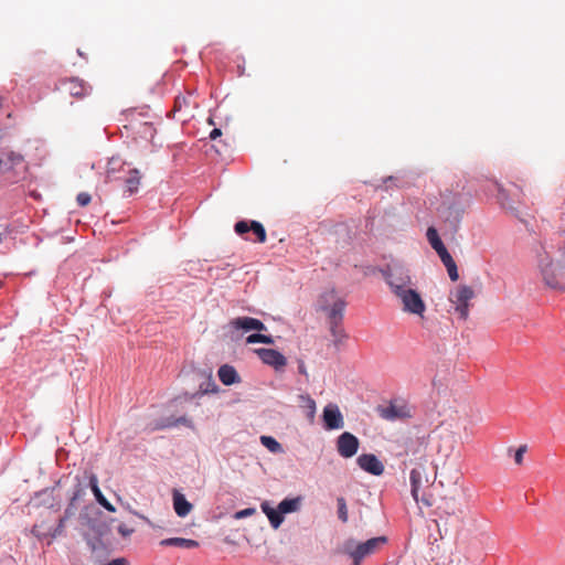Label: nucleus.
<instances>
[{
  "label": "nucleus",
  "mask_w": 565,
  "mask_h": 565,
  "mask_svg": "<svg viewBox=\"0 0 565 565\" xmlns=\"http://www.w3.org/2000/svg\"><path fill=\"white\" fill-rule=\"evenodd\" d=\"M537 267L544 284L558 290H565V234L561 235L558 247L553 255H537Z\"/></svg>",
  "instance_id": "nucleus-1"
},
{
  "label": "nucleus",
  "mask_w": 565,
  "mask_h": 565,
  "mask_svg": "<svg viewBox=\"0 0 565 565\" xmlns=\"http://www.w3.org/2000/svg\"><path fill=\"white\" fill-rule=\"evenodd\" d=\"M383 277L391 288L393 295L411 288L414 284L409 270L399 264L388 265L382 270Z\"/></svg>",
  "instance_id": "nucleus-2"
},
{
  "label": "nucleus",
  "mask_w": 565,
  "mask_h": 565,
  "mask_svg": "<svg viewBox=\"0 0 565 565\" xmlns=\"http://www.w3.org/2000/svg\"><path fill=\"white\" fill-rule=\"evenodd\" d=\"M395 297L398 299L403 312L422 319L424 318L426 303L420 294L413 286L406 290H402L395 295Z\"/></svg>",
  "instance_id": "nucleus-3"
},
{
  "label": "nucleus",
  "mask_w": 565,
  "mask_h": 565,
  "mask_svg": "<svg viewBox=\"0 0 565 565\" xmlns=\"http://www.w3.org/2000/svg\"><path fill=\"white\" fill-rule=\"evenodd\" d=\"M475 297V291L471 287L459 285L455 291L449 295V301L454 306L455 312L459 318L467 320L469 316V301Z\"/></svg>",
  "instance_id": "nucleus-4"
},
{
  "label": "nucleus",
  "mask_w": 565,
  "mask_h": 565,
  "mask_svg": "<svg viewBox=\"0 0 565 565\" xmlns=\"http://www.w3.org/2000/svg\"><path fill=\"white\" fill-rule=\"evenodd\" d=\"M411 492L414 500L418 502H423L426 507L433 505L431 500L426 497L419 498V490L429 483V478L427 475V469L424 463L419 462L418 466L411 471Z\"/></svg>",
  "instance_id": "nucleus-5"
},
{
  "label": "nucleus",
  "mask_w": 565,
  "mask_h": 565,
  "mask_svg": "<svg viewBox=\"0 0 565 565\" xmlns=\"http://www.w3.org/2000/svg\"><path fill=\"white\" fill-rule=\"evenodd\" d=\"M377 414L385 420L407 419L412 417V409L408 404L401 399L391 401L386 406H379Z\"/></svg>",
  "instance_id": "nucleus-6"
},
{
  "label": "nucleus",
  "mask_w": 565,
  "mask_h": 565,
  "mask_svg": "<svg viewBox=\"0 0 565 565\" xmlns=\"http://www.w3.org/2000/svg\"><path fill=\"white\" fill-rule=\"evenodd\" d=\"M386 536H377L367 540L366 542L359 543L353 550H350L347 544V552L352 558H356V561H362L366 556L375 553L382 545L386 543Z\"/></svg>",
  "instance_id": "nucleus-7"
},
{
  "label": "nucleus",
  "mask_w": 565,
  "mask_h": 565,
  "mask_svg": "<svg viewBox=\"0 0 565 565\" xmlns=\"http://www.w3.org/2000/svg\"><path fill=\"white\" fill-rule=\"evenodd\" d=\"M359 446V439L349 431H344L338 437L337 450L343 458L353 457L358 452Z\"/></svg>",
  "instance_id": "nucleus-8"
},
{
  "label": "nucleus",
  "mask_w": 565,
  "mask_h": 565,
  "mask_svg": "<svg viewBox=\"0 0 565 565\" xmlns=\"http://www.w3.org/2000/svg\"><path fill=\"white\" fill-rule=\"evenodd\" d=\"M64 93L75 98H83L90 94L92 87L77 77L66 78L61 82Z\"/></svg>",
  "instance_id": "nucleus-9"
},
{
  "label": "nucleus",
  "mask_w": 565,
  "mask_h": 565,
  "mask_svg": "<svg viewBox=\"0 0 565 565\" xmlns=\"http://www.w3.org/2000/svg\"><path fill=\"white\" fill-rule=\"evenodd\" d=\"M439 518L456 516L460 518L463 514L462 505L457 501L455 495L443 497L440 504L437 507Z\"/></svg>",
  "instance_id": "nucleus-10"
},
{
  "label": "nucleus",
  "mask_w": 565,
  "mask_h": 565,
  "mask_svg": "<svg viewBox=\"0 0 565 565\" xmlns=\"http://www.w3.org/2000/svg\"><path fill=\"white\" fill-rule=\"evenodd\" d=\"M323 423L328 430L340 429L343 427V416L335 404H328L323 408Z\"/></svg>",
  "instance_id": "nucleus-11"
},
{
  "label": "nucleus",
  "mask_w": 565,
  "mask_h": 565,
  "mask_svg": "<svg viewBox=\"0 0 565 565\" xmlns=\"http://www.w3.org/2000/svg\"><path fill=\"white\" fill-rule=\"evenodd\" d=\"M255 353L265 364L273 366L275 370H280L287 364V359L277 350L262 348L256 349Z\"/></svg>",
  "instance_id": "nucleus-12"
},
{
  "label": "nucleus",
  "mask_w": 565,
  "mask_h": 565,
  "mask_svg": "<svg viewBox=\"0 0 565 565\" xmlns=\"http://www.w3.org/2000/svg\"><path fill=\"white\" fill-rule=\"evenodd\" d=\"M356 462L359 467L374 476H381L384 472L383 463L373 454H363L358 457Z\"/></svg>",
  "instance_id": "nucleus-13"
},
{
  "label": "nucleus",
  "mask_w": 565,
  "mask_h": 565,
  "mask_svg": "<svg viewBox=\"0 0 565 565\" xmlns=\"http://www.w3.org/2000/svg\"><path fill=\"white\" fill-rule=\"evenodd\" d=\"M326 298L334 299L333 303L329 308V320L330 324L340 326L343 319V311L345 308V301L341 298L335 297V292L331 290L324 295Z\"/></svg>",
  "instance_id": "nucleus-14"
},
{
  "label": "nucleus",
  "mask_w": 565,
  "mask_h": 565,
  "mask_svg": "<svg viewBox=\"0 0 565 565\" xmlns=\"http://www.w3.org/2000/svg\"><path fill=\"white\" fill-rule=\"evenodd\" d=\"M196 108V103L192 99V96H178L174 100L173 113L182 114L179 118L183 121L193 117V109Z\"/></svg>",
  "instance_id": "nucleus-15"
},
{
  "label": "nucleus",
  "mask_w": 565,
  "mask_h": 565,
  "mask_svg": "<svg viewBox=\"0 0 565 565\" xmlns=\"http://www.w3.org/2000/svg\"><path fill=\"white\" fill-rule=\"evenodd\" d=\"M230 327L235 330H244L246 332L255 330V331H265L266 326L258 319L252 317H238L232 319L230 321Z\"/></svg>",
  "instance_id": "nucleus-16"
},
{
  "label": "nucleus",
  "mask_w": 565,
  "mask_h": 565,
  "mask_svg": "<svg viewBox=\"0 0 565 565\" xmlns=\"http://www.w3.org/2000/svg\"><path fill=\"white\" fill-rule=\"evenodd\" d=\"M121 180H124L125 183V195H132L138 191L141 174L138 169L129 168L127 169L126 173L121 175Z\"/></svg>",
  "instance_id": "nucleus-17"
},
{
  "label": "nucleus",
  "mask_w": 565,
  "mask_h": 565,
  "mask_svg": "<svg viewBox=\"0 0 565 565\" xmlns=\"http://www.w3.org/2000/svg\"><path fill=\"white\" fill-rule=\"evenodd\" d=\"M405 456H412L414 459H409L412 463L414 460H422L426 457V444L419 438L409 439L406 443Z\"/></svg>",
  "instance_id": "nucleus-18"
},
{
  "label": "nucleus",
  "mask_w": 565,
  "mask_h": 565,
  "mask_svg": "<svg viewBox=\"0 0 565 565\" xmlns=\"http://www.w3.org/2000/svg\"><path fill=\"white\" fill-rule=\"evenodd\" d=\"M125 167L126 163L119 158H111L107 164L106 181L113 182L121 180V175H124L127 171Z\"/></svg>",
  "instance_id": "nucleus-19"
},
{
  "label": "nucleus",
  "mask_w": 565,
  "mask_h": 565,
  "mask_svg": "<svg viewBox=\"0 0 565 565\" xmlns=\"http://www.w3.org/2000/svg\"><path fill=\"white\" fill-rule=\"evenodd\" d=\"M173 508L180 518H184L192 511L193 505L185 499L182 493L174 491Z\"/></svg>",
  "instance_id": "nucleus-20"
},
{
  "label": "nucleus",
  "mask_w": 565,
  "mask_h": 565,
  "mask_svg": "<svg viewBox=\"0 0 565 565\" xmlns=\"http://www.w3.org/2000/svg\"><path fill=\"white\" fill-rule=\"evenodd\" d=\"M217 375H218L220 381L224 385H232V384L239 382V376H238L236 370L232 365H228V364L222 365L217 371Z\"/></svg>",
  "instance_id": "nucleus-21"
},
{
  "label": "nucleus",
  "mask_w": 565,
  "mask_h": 565,
  "mask_svg": "<svg viewBox=\"0 0 565 565\" xmlns=\"http://www.w3.org/2000/svg\"><path fill=\"white\" fill-rule=\"evenodd\" d=\"M162 546H178L182 548H195L199 546V542L191 539L183 537H170L160 542Z\"/></svg>",
  "instance_id": "nucleus-22"
},
{
  "label": "nucleus",
  "mask_w": 565,
  "mask_h": 565,
  "mask_svg": "<svg viewBox=\"0 0 565 565\" xmlns=\"http://www.w3.org/2000/svg\"><path fill=\"white\" fill-rule=\"evenodd\" d=\"M263 512L267 515L271 526L277 529L284 521L282 513L277 508V510L269 508L266 503L262 504Z\"/></svg>",
  "instance_id": "nucleus-23"
},
{
  "label": "nucleus",
  "mask_w": 565,
  "mask_h": 565,
  "mask_svg": "<svg viewBox=\"0 0 565 565\" xmlns=\"http://www.w3.org/2000/svg\"><path fill=\"white\" fill-rule=\"evenodd\" d=\"M462 209L457 206H449L446 212L445 221L449 223L454 228H457L462 220Z\"/></svg>",
  "instance_id": "nucleus-24"
},
{
  "label": "nucleus",
  "mask_w": 565,
  "mask_h": 565,
  "mask_svg": "<svg viewBox=\"0 0 565 565\" xmlns=\"http://www.w3.org/2000/svg\"><path fill=\"white\" fill-rule=\"evenodd\" d=\"M498 188V201L503 209H507L513 213L518 212V206H515L514 202L510 201L508 191L502 188V185L497 183Z\"/></svg>",
  "instance_id": "nucleus-25"
},
{
  "label": "nucleus",
  "mask_w": 565,
  "mask_h": 565,
  "mask_svg": "<svg viewBox=\"0 0 565 565\" xmlns=\"http://www.w3.org/2000/svg\"><path fill=\"white\" fill-rule=\"evenodd\" d=\"M301 504V498H291V499H284L279 504L278 509L280 510V513H291L299 510Z\"/></svg>",
  "instance_id": "nucleus-26"
},
{
  "label": "nucleus",
  "mask_w": 565,
  "mask_h": 565,
  "mask_svg": "<svg viewBox=\"0 0 565 565\" xmlns=\"http://www.w3.org/2000/svg\"><path fill=\"white\" fill-rule=\"evenodd\" d=\"M426 237L435 252H437L438 249H440L445 246L438 235L437 230L433 226L427 228Z\"/></svg>",
  "instance_id": "nucleus-27"
},
{
  "label": "nucleus",
  "mask_w": 565,
  "mask_h": 565,
  "mask_svg": "<svg viewBox=\"0 0 565 565\" xmlns=\"http://www.w3.org/2000/svg\"><path fill=\"white\" fill-rule=\"evenodd\" d=\"M250 231L256 235L258 243L266 242V231L262 223L257 221L250 222Z\"/></svg>",
  "instance_id": "nucleus-28"
},
{
  "label": "nucleus",
  "mask_w": 565,
  "mask_h": 565,
  "mask_svg": "<svg viewBox=\"0 0 565 565\" xmlns=\"http://www.w3.org/2000/svg\"><path fill=\"white\" fill-rule=\"evenodd\" d=\"M260 443L271 452H279L281 450V445L270 436H262Z\"/></svg>",
  "instance_id": "nucleus-29"
},
{
  "label": "nucleus",
  "mask_w": 565,
  "mask_h": 565,
  "mask_svg": "<svg viewBox=\"0 0 565 565\" xmlns=\"http://www.w3.org/2000/svg\"><path fill=\"white\" fill-rule=\"evenodd\" d=\"M246 342L252 343H265V344H273L274 340L270 335H265L262 333H254L246 338Z\"/></svg>",
  "instance_id": "nucleus-30"
},
{
  "label": "nucleus",
  "mask_w": 565,
  "mask_h": 565,
  "mask_svg": "<svg viewBox=\"0 0 565 565\" xmlns=\"http://www.w3.org/2000/svg\"><path fill=\"white\" fill-rule=\"evenodd\" d=\"M337 504H338V518L343 523H347L348 519H349V515H348V507H347L345 499L343 497H339L337 499Z\"/></svg>",
  "instance_id": "nucleus-31"
},
{
  "label": "nucleus",
  "mask_w": 565,
  "mask_h": 565,
  "mask_svg": "<svg viewBox=\"0 0 565 565\" xmlns=\"http://www.w3.org/2000/svg\"><path fill=\"white\" fill-rule=\"evenodd\" d=\"M96 501L105 508L109 512H115V507L104 497L103 492L98 490V492L94 493Z\"/></svg>",
  "instance_id": "nucleus-32"
},
{
  "label": "nucleus",
  "mask_w": 565,
  "mask_h": 565,
  "mask_svg": "<svg viewBox=\"0 0 565 565\" xmlns=\"http://www.w3.org/2000/svg\"><path fill=\"white\" fill-rule=\"evenodd\" d=\"M177 425H185V426H189V427H192V422L185 417V416H181L174 420H169L167 424L160 426V428H167V427H172V426H177Z\"/></svg>",
  "instance_id": "nucleus-33"
},
{
  "label": "nucleus",
  "mask_w": 565,
  "mask_h": 565,
  "mask_svg": "<svg viewBox=\"0 0 565 565\" xmlns=\"http://www.w3.org/2000/svg\"><path fill=\"white\" fill-rule=\"evenodd\" d=\"M436 253L440 257L445 267L455 263L454 258L451 257V255L449 254V252L447 250V248L445 246L443 248L438 249Z\"/></svg>",
  "instance_id": "nucleus-34"
},
{
  "label": "nucleus",
  "mask_w": 565,
  "mask_h": 565,
  "mask_svg": "<svg viewBox=\"0 0 565 565\" xmlns=\"http://www.w3.org/2000/svg\"><path fill=\"white\" fill-rule=\"evenodd\" d=\"M299 397H300L301 402L303 403V406L308 407L311 416H313V414L316 412L315 399H312L309 395H300Z\"/></svg>",
  "instance_id": "nucleus-35"
},
{
  "label": "nucleus",
  "mask_w": 565,
  "mask_h": 565,
  "mask_svg": "<svg viewBox=\"0 0 565 565\" xmlns=\"http://www.w3.org/2000/svg\"><path fill=\"white\" fill-rule=\"evenodd\" d=\"M234 228L238 235H243L250 231V223L248 224L246 221H239L235 224Z\"/></svg>",
  "instance_id": "nucleus-36"
},
{
  "label": "nucleus",
  "mask_w": 565,
  "mask_h": 565,
  "mask_svg": "<svg viewBox=\"0 0 565 565\" xmlns=\"http://www.w3.org/2000/svg\"><path fill=\"white\" fill-rule=\"evenodd\" d=\"M217 391V386L214 382H209L207 386L203 388V386H200V391L195 394L196 395H204L207 393H215Z\"/></svg>",
  "instance_id": "nucleus-37"
},
{
  "label": "nucleus",
  "mask_w": 565,
  "mask_h": 565,
  "mask_svg": "<svg viewBox=\"0 0 565 565\" xmlns=\"http://www.w3.org/2000/svg\"><path fill=\"white\" fill-rule=\"evenodd\" d=\"M255 512H256V510L254 508H246V509H243L241 511H237L234 514V518L236 520H241V519H244V518L253 515Z\"/></svg>",
  "instance_id": "nucleus-38"
},
{
  "label": "nucleus",
  "mask_w": 565,
  "mask_h": 565,
  "mask_svg": "<svg viewBox=\"0 0 565 565\" xmlns=\"http://www.w3.org/2000/svg\"><path fill=\"white\" fill-rule=\"evenodd\" d=\"M446 268H447V273H448V275H449V278H450L452 281L458 280L459 275H458V269H457V265H456V263H452L451 265L446 266Z\"/></svg>",
  "instance_id": "nucleus-39"
},
{
  "label": "nucleus",
  "mask_w": 565,
  "mask_h": 565,
  "mask_svg": "<svg viewBox=\"0 0 565 565\" xmlns=\"http://www.w3.org/2000/svg\"><path fill=\"white\" fill-rule=\"evenodd\" d=\"M525 452H526L525 445H522L516 449L515 455H514V461L516 465H521L523 462V456Z\"/></svg>",
  "instance_id": "nucleus-40"
},
{
  "label": "nucleus",
  "mask_w": 565,
  "mask_h": 565,
  "mask_svg": "<svg viewBox=\"0 0 565 565\" xmlns=\"http://www.w3.org/2000/svg\"><path fill=\"white\" fill-rule=\"evenodd\" d=\"M92 198L88 193L86 192H81L77 198H76V201L77 203L81 205V206H86L89 204Z\"/></svg>",
  "instance_id": "nucleus-41"
},
{
  "label": "nucleus",
  "mask_w": 565,
  "mask_h": 565,
  "mask_svg": "<svg viewBox=\"0 0 565 565\" xmlns=\"http://www.w3.org/2000/svg\"><path fill=\"white\" fill-rule=\"evenodd\" d=\"M88 480H89V488L92 490L93 493L95 492H98L99 489V486H98V478L96 475L94 473H90L89 477H88Z\"/></svg>",
  "instance_id": "nucleus-42"
},
{
  "label": "nucleus",
  "mask_w": 565,
  "mask_h": 565,
  "mask_svg": "<svg viewBox=\"0 0 565 565\" xmlns=\"http://www.w3.org/2000/svg\"><path fill=\"white\" fill-rule=\"evenodd\" d=\"M132 532L134 529L129 527L124 523L118 526V533L121 534L124 537L129 536Z\"/></svg>",
  "instance_id": "nucleus-43"
},
{
  "label": "nucleus",
  "mask_w": 565,
  "mask_h": 565,
  "mask_svg": "<svg viewBox=\"0 0 565 565\" xmlns=\"http://www.w3.org/2000/svg\"><path fill=\"white\" fill-rule=\"evenodd\" d=\"M64 521L65 520L63 518L60 519L58 525L56 526V529L52 533V537H56V536L61 535L64 532Z\"/></svg>",
  "instance_id": "nucleus-44"
},
{
  "label": "nucleus",
  "mask_w": 565,
  "mask_h": 565,
  "mask_svg": "<svg viewBox=\"0 0 565 565\" xmlns=\"http://www.w3.org/2000/svg\"><path fill=\"white\" fill-rule=\"evenodd\" d=\"M331 326V332L334 337H344L343 330L340 328V326Z\"/></svg>",
  "instance_id": "nucleus-45"
},
{
  "label": "nucleus",
  "mask_w": 565,
  "mask_h": 565,
  "mask_svg": "<svg viewBox=\"0 0 565 565\" xmlns=\"http://www.w3.org/2000/svg\"><path fill=\"white\" fill-rule=\"evenodd\" d=\"M222 135V131L221 129L218 128H214L211 132H210V138L212 140H215L217 137H220Z\"/></svg>",
  "instance_id": "nucleus-46"
},
{
  "label": "nucleus",
  "mask_w": 565,
  "mask_h": 565,
  "mask_svg": "<svg viewBox=\"0 0 565 565\" xmlns=\"http://www.w3.org/2000/svg\"><path fill=\"white\" fill-rule=\"evenodd\" d=\"M143 128H145V132L150 134V136H151V137L153 136V134H154V128L152 127V125H151V124L145 122V124H143Z\"/></svg>",
  "instance_id": "nucleus-47"
},
{
  "label": "nucleus",
  "mask_w": 565,
  "mask_h": 565,
  "mask_svg": "<svg viewBox=\"0 0 565 565\" xmlns=\"http://www.w3.org/2000/svg\"><path fill=\"white\" fill-rule=\"evenodd\" d=\"M299 372L306 374V370H305L303 365L299 366Z\"/></svg>",
  "instance_id": "nucleus-48"
},
{
  "label": "nucleus",
  "mask_w": 565,
  "mask_h": 565,
  "mask_svg": "<svg viewBox=\"0 0 565 565\" xmlns=\"http://www.w3.org/2000/svg\"><path fill=\"white\" fill-rule=\"evenodd\" d=\"M352 559H353V565H360V563L362 562V561H356V558H352Z\"/></svg>",
  "instance_id": "nucleus-49"
}]
</instances>
